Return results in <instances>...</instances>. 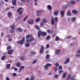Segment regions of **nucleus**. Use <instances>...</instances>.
Instances as JSON below:
<instances>
[{"label": "nucleus", "instance_id": "8fccbe9b", "mask_svg": "<svg viewBox=\"0 0 80 80\" xmlns=\"http://www.w3.org/2000/svg\"><path fill=\"white\" fill-rule=\"evenodd\" d=\"M54 77V78H57L58 77V75H55Z\"/></svg>", "mask_w": 80, "mask_h": 80}, {"label": "nucleus", "instance_id": "5701e85b", "mask_svg": "<svg viewBox=\"0 0 80 80\" xmlns=\"http://www.w3.org/2000/svg\"><path fill=\"white\" fill-rule=\"evenodd\" d=\"M47 21L45 20V19H44L42 20V22L43 23H47Z\"/></svg>", "mask_w": 80, "mask_h": 80}, {"label": "nucleus", "instance_id": "423d86ee", "mask_svg": "<svg viewBox=\"0 0 80 80\" xmlns=\"http://www.w3.org/2000/svg\"><path fill=\"white\" fill-rule=\"evenodd\" d=\"M77 53L78 54H76V57H78L80 56V49L78 50L77 51Z\"/></svg>", "mask_w": 80, "mask_h": 80}, {"label": "nucleus", "instance_id": "cd10ccee", "mask_svg": "<svg viewBox=\"0 0 80 80\" xmlns=\"http://www.w3.org/2000/svg\"><path fill=\"white\" fill-rule=\"evenodd\" d=\"M12 15V13L10 12H9L8 14V17H10Z\"/></svg>", "mask_w": 80, "mask_h": 80}, {"label": "nucleus", "instance_id": "5fc2aeb1", "mask_svg": "<svg viewBox=\"0 0 80 80\" xmlns=\"http://www.w3.org/2000/svg\"><path fill=\"white\" fill-rule=\"evenodd\" d=\"M63 72V71L62 70H60L59 71V73H62Z\"/></svg>", "mask_w": 80, "mask_h": 80}, {"label": "nucleus", "instance_id": "774afa93", "mask_svg": "<svg viewBox=\"0 0 80 80\" xmlns=\"http://www.w3.org/2000/svg\"><path fill=\"white\" fill-rule=\"evenodd\" d=\"M34 4L37 5V2H35Z\"/></svg>", "mask_w": 80, "mask_h": 80}, {"label": "nucleus", "instance_id": "a18cd8bd", "mask_svg": "<svg viewBox=\"0 0 80 80\" xmlns=\"http://www.w3.org/2000/svg\"><path fill=\"white\" fill-rule=\"evenodd\" d=\"M37 62V60H34L32 62V64L35 63V62Z\"/></svg>", "mask_w": 80, "mask_h": 80}, {"label": "nucleus", "instance_id": "0e129e2a", "mask_svg": "<svg viewBox=\"0 0 80 80\" xmlns=\"http://www.w3.org/2000/svg\"><path fill=\"white\" fill-rule=\"evenodd\" d=\"M12 40V39H8V41H9V42H10V41H11Z\"/></svg>", "mask_w": 80, "mask_h": 80}, {"label": "nucleus", "instance_id": "79ce46f5", "mask_svg": "<svg viewBox=\"0 0 80 80\" xmlns=\"http://www.w3.org/2000/svg\"><path fill=\"white\" fill-rule=\"evenodd\" d=\"M70 77H71L70 75H68L67 77V80H68L70 78Z\"/></svg>", "mask_w": 80, "mask_h": 80}, {"label": "nucleus", "instance_id": "4468645a", "mask_svg": "<svg viewBox=\"0 0 80 80\" xmlns=\"http://www.w3.org/2000/svg\"><path fill=\"white\" fill-rule=\"evenodd\" d=\"M47 7L48 10H52V7L50 5H48L47 6Z\"/></svg>", "mask_w": 80, "mask_h": 80}, {"label": "nucleus", "instance_id": "c03bdc74", "mask_svg": "<svg viewBox=\"0 0 80 80\" xmlns=\"http://www.w3.org/2000/svg\"><path fill=\"white\" fill-rule=\"evenodd\" d=\"M49 48V44H48L46 45V48Z\"/></svg>", "mask_w": 80, "mask_h": 80}, {"label": "nucleus", "instance_id": "58836bf2", "mask_svg": "<svg viewBox=\"0 0 80 80\" xmlns=\"http://www.w3.org/2000/svg\"><path fill=\"white\" fill-rule=\"evenodd\" d=\"M54 71H55V72H57V67H54Z\"/></svg>", "mask_w": 80, "mask_h": 80}, {"label": "nucleus", "instance_id": "680f3d73", "mask_svg": "<svg viewBox=\"0 0 80 80\" xmlns=\"http://www.w3.org/2000/svg\"><path fill=\"white\" fill-rule=\"evenodd\" d=\"M7 37L8 38H10V35L8 34L7 36Z\"/></svg>", "mask_w": 80, "mask_h": 80}, {"label": "nucleus", "instance_id": "393cba45", "mask_svg": "<svg viewBox=\"0 0 80 80\" xmlns=\"http://www.w3.org/2000/svg\"><path fill=\"white\" fill-rule=\"evenodd\" d=\"M17 30L18 31H19V32H21L22 31V30L21 29V28H17Z\"/></svg>", "mask_w": 80, "mask_h": 80}, {"label": "nucleus", "instance_id": "72a5a7b5", "mask_svg": "<svg viewBox=\"0 0 80 80\" xmlns=\"http://www.w3.org/2000/svg\"><path fill=\"white\" fill-rule=\"evenodd\" d=\"M30 46L29 43H26L25 44V46L27 47H28Z\"/></svg>", "mask_w": 80, "mask_h": 80}, {"label": "nucleus", "instance_id": "2eb2a0df", "mask_svg": "<svg viewBox=\"0 0 80 80\" xmlns=\"http://www.w3.org/2000/svg\"><path fill=\"white\" fill-rule=\"evenodd\" d=\"M58 13V11H55L54 12V15H57Z\"/></svg>", "mask_w": 80, "mask_h": 80}, {"label": "nucleus", "instance_id": "f704fd0d", "mask_svg": "<svg viewBox=\"0 0 80 80\" xmlns=\"http://www.w3.org/2000/svg\"><path fill=\"white\" fill-rule=\"evenodd\" d=\"M35 28L37 30H39V29L40 28L39 27H38V26H37V25H36V26H35Z\"/></svg>", "mask_w": 80, "mask_h": 80}, {"label": "nucleus", "instance_id": "49530a36", "mask_svg": "<svg viewBox=\"0 0 80 80\" xmlns=\"http://www.w3.org/2000/svg\"><path fill=\"white\" fill-rule=\"evenodd\" d=\"M54 20L55 21H56V22H57V20H58V18H57V17H55L54 18Z\"/></svg>", "mask_w": 80, "mask_h": 80}, {"label": "nucleus", "instance_id": "a878e982", "mask_svg": "<svg viewBox=\"0 0 80 80\" xmlns=\"http://www.w3.org/2000/svg\"><path fill=\"white\" fill-rule=\"evenodd\" d=\"M67 15L69 16L71 15V13H70V11H68L67 12Z\"/></svg>", "mask_w": 80, "mask_h": 80}, {"label": "nucleus", "instance_id": "7c9ffc66", "mask_svg": "<svg viewBox=\"0 0 80 80\" xmlns=\"http://www.w3.org/2000/svg\"><path fill=\"white\" fill-rule=\"evenodd\" d=\"M50 58V56L48 55H47L46 56V59H48V58Z\"/></svg>", "mask_w": 80, "mask_h": 80}, {"label": "nucleus", "instance_id": "473e14b6", "mask_svg": "<svg viewBox=\"0 0 80 80\" xmlns=\"http://www.w3.org/2000/svg\"><path fill=\"white\" fill-rule=\"evenodd\" d=\"M21 65L20 64V63H17L16 64V66L18 67H20V66Z\"/></svg>", "mask_w": 80, "mask_h": 80}, {"label": "nucleus", "instance_id": "3c124183", "mask_svg": "<svg viewBox=\"0 0 80 80\" xmlns=\"http://www.w3.org/2000/svg\"><path fill=\"white\" fill-rule=\"evenodd\" d=\"M43 22H42L40 24L41 27H42V26H43Z\"/></svg>", "mask_w": 80, "mask_h": 80}, {"label": "nucleus", "instance_id": "de8ad7c7", "mask_svg": "<svg viewBox=\"0 0 80 80\" xmlns=\"http://www.w3.org/2000/svg\"><path fill=\"white\" fill-rule=\"evenodd\" d=\"M30 53L31 54H32V55H34V54H35V53L32 52H31Z\"/></svg>", "mask_w": 80, "mask_h": 80}, {"label": "nucleus", "instance_id": "37998d69", "mask_svg": "<svg viewBox=\"0 0 80 80\" xmlns=\"http://www.w3.org/2000/svg\"><path fill=\"white\" fill-rule=\"evenodd\" d=\"M11 47L10 46H8L7 47V50H9V49H10Z\"/></svg>", "mask_w": 80, "mask_h": 80}, {"label": "nucleus", "instance_id": "412c9836", "mask_svg": "<svg viewBox=\"0 0 80 80\" xmlns=\"http://www.w3.org/2000/svg\"><path fill=\"white\" fill-rule=\"evenodd\" d=\"M20 60H25V57L22 56L20 58Z\"/></svg>", "mask_w": 80, "mask_h": 80}, {"label": "nucleus", "instance_id": "2f4dec72", "mask_svg": "<svg viewBox=\"0 0 80 80\" xmlns=\"http://www.w3.org/2000/svg\"><path fill=\"white\" fill-rule=\"evenodd\" d=\"M67 6L66 5H65L64 6H62V9L65 8H67Z\"/></svg>", "mask_w": 80, "mask_h": 80}, {"label": "nucleus", "instance_id": "20e7f679", "mask_svg": "<svg viewBox=\"0 0 80 80\" xmlns=\"http://www.w3.org/2000/svg\"><path fill=\"white\" fill-rule=\"evenodd\" d=\"M11 30L10 33H13L14 32V29L15 28V24H13L12 26H11Z\"/></svg>", "mask_w": 80, "mask_h": 80}, {"label": "nucleus", "instance_id": "bb28decb", "mask_svg": "<svg viewBox=\"0 0 80 80\" xmlns=\"http://www.w3.org/2000/svg\"><path fill=\"white\" fill-rule=\"evenodd\" d=\"M50 35H49V36H48L46 38V40H49V39H50Z\"/></svg>", "mask_w": 80, "mask_h": 80}, {"label": "nucleus", "instance_id": "69168bd1", "mask_svg": "<svg viewBox=\"0 0 80 80\" xmlns=\"http://www.w3.org/2000/svg\"><path fill=\"white\" fill-rule=\"evenodd\" d=\"M1 36H3V32L1 33Z\"/></svg>", "mask_w": 80, "mask_h": 80}, {"label": "nucleus", "instance_id": "ddd939ff", "mask_svg": "<svg viewBox=\"0 0 80 80\" xmlns=\"http://www.w3.org/2000/svg\"><path fill=\"white\" fill-rule=\"evenodd\" d=\"M16 0H12V3L13 5H16Z\"/></svg>", "mask_w": 80, "mask_h": 80}, {"label": "nucleus", "instance_id": "13d9d810", "mask_svg": "<svg viewBox=\"0 0 80 80\" xmlns=\"http://www.w3.org/2000/svg\"><path fill=\"white\" fill-rule=\"evenodd\" d=\"M14 70L15 71H17V70H18V69L17 68H15L14 69Z\"/></svg>", "mask_w": 80, "mask_h": 80}, {"label": "nucleus", "instance_id": "6e6552de", "mask_svg": "<svg viewBox=\"0 0 80 80\" xmlns=\"http://www.w3.org/2000/svg\"><path fill=\"white\" fill-rule=\"evenodd\" d=\"M65 12V11H61L60 12V15H61V17L62 18L64 16V12Z\"/></svg>", "mask_w": 80, "mask_h": 80}, {"label": "nucleus", "instance_id": "4d7b16f0", "mask_svg": "<svg viewBox=\"0 0 80 80\" xmlns=\"http://www.w3.org/2000/svg\"><path fill=\"white\" fill-rule=\"evenodd\" d=\"M47 32H48L49 33H50L51 32L49 30H47Z\"/></svg>", "mask_w": 80, "mask_h": 80}, {"label": "nucleus", "instance_id": "dca6fc26", "mask_svg": "<svg viewBox=\"0 0 80 80\" xmlns=\"http://www.w3.org/2000/svg\"><path fill=\"white\" fill-rule=\"evenodd\" d=\"M60 40V38L58 36H56V38L55 39V41H58V40Z\"/></svg>", "mask_w": 80, "mask_h": 80}, {"label": "nucleus", "instance_id": "bf43d9fd", "mask_svg": "<svg viewBox=\"0 0 80 80\" xmlns=\"http://www.w3.org/2000/svg\"><path fill=\"white\" fill-rule=\"evenodd\" d=\"M70 37H71V36H68L67 37V39H69V38H70Z\"/></svg>", "mask_w": 80, "mask_h": 80}, {"label": "nucleus", "instance_id": "6e6d98bb", "mask_svg": "<svg viewBox=\"0 0 80 80\" xmlns=\"http://www.w3.org/2000/svg\"><path fill=\"white\" fill-rule=\"evenodd\" d=\"M10 9V8H7L5 10V11H7V10H9Z\"/></svg>", "mask_w": 80, "mask_h": 80}, {"label": "nucleus", "instance_id": "c85d7f7f", "mask_svg": "<svg viewBox=\"0 0 80 80\" xmlns=\"http://www.w3.org/2000/svg\"><path fill=\"white\" fill-rule=\"evenodd\" d=\"M70 2L72 4H75V1H73V0L71 1Z\"/></svg>", "mask_w": 80, "mask_h": 80}, {"label": "nucleus", "instance_id": "f257e3e1", "mask_svg": "<svg viewBox=\"0 0 80 80\" xmlns=\"http://www.w3.org/2000/svg\"><path fill=\"white\" fill-rule=\"evenodd\" d=\"M26 42L29 43L30 42H32L34 40V38L33 37V36L30 34H28L26 37Z\"/></svg>", "mask_w": 80, "mask_h": 80}, {"label": "nucleus", "instance_id": "aec40b11", "mask_svg": "<svg viewBox=\"0 0 80 80\" xmlns=\"http://www.w3.org/2000/svg\"><path fill=\"white\" fill-rule=\"evenodd\" d=\"M39 21H40V19L39 18H38L36 19L35 22H38Z\"/></svg>", "mask_w": 80, "mask_h": 80}, {"label": "nucleus", "instance_id": "f03ea898", "mask_svg": "<svg viewBox=\"0 0 80 80\" xmlns=\"http://www.w3.org/2000/svg\"><path fill=\"white\" fill-rule=\"evenodd\" d=\"M41 35L42 36H46V35H47V33L45 32H43L41 31H39L38 32V38L40 37V35Z\"/></svg>", "mask_w": 80, "mask_h": 80}, {"label": "nucleus", "instance_id": "603ef678", "mask_svg": "<svg viewBox=\"0 0 80 80\" xmlns=\"http://www.w3.org/2000/svg\"><path fill=\"white\" fill-rule=\"evenodd\" d=\"M22 11H20L19 13V15H22Z\"/></svg>", "mask_w": 80, "mask_h": 80}, {"label": "nucleus", "instance_id": "4c0bfd02", "mask_svg": "<svg viewBox=\"0 0 80 80\" xmlns=\"http://www.w3.org/2000/svg\"><path fill=\"white\" fill-rule=\"evenodd\" d=\"M17 75V74L16 73H13L12 74V77H15Z\"/></svg>", "mask_w": 80, "mask_h": 80}, {"label": "nucleus", "instance_id": "338daca9", "mask_svg": "<svg viewBox=\"0 0 80 80\" xmlns=\"http://www.w3.org/2000/svg\"><path fill=\"white\" fill-rule=\"evenodd\" d=\"M21 70H22V69L20 68V70H19V72H21Z\"/></svg>", "mask_w": 80, "mask_h": 80}, {"label": "nucleus", "instance_id": "f8f14e48", "mask_svg": "<svg viewBox=\"0 0 80 80\" xmlns=\"http://www.w3.org/2000/svg\"><path fill=\"white\" fill-rule=\"evenodd\" d=\"M12 52L13 51H12V50H10L8 51V53L9 54V55H11V54H12Z\"/></svg>", "mask_w": 80, "mask_h": 80}, {"label": "nucleus", "instance_id": "9d476101", "mask_svg": "<svg viewBox=\"0 0 80 80\" xmlns=\"http://www.w3.org/2000/svg\"><path fill=\"white\" fill-rule=\"evenodd\" d=\"M60 53V50L59 49H57L56 51H55V53L57 55H58Z\"/></svg>", "mask_w": 80, "mask_h": 80}, {"label": "nucleus", "instance_id": "ea45409f", "mask_svg": "<svg viewBox=\"0 0 80 80\" xmlns=\"http://www.w3.org/2000/svg\"><path fill=\"white\" fill-rule=\"evenodd\" d=\"M5 56H3L2 57V60H4V59H5Z\"/></svg>", "mask_w": 80, "mask_h": 80}, {"label": "nucleus", "instance_id": "09e8293b", "mask_svg": "<svg viewBox=\"0 0 80 80\" xmlns=\"http://www.w3.org/2000/svg\"><path fill=\"white\" fill-rule=\"evenodd\" d=\"M55 65L56 67H58L59 66V64H58V63L57 62L55 64Z\"/></svg>", "mask_w": 80, "mask_h": 80}, {"label": "nucleus", "instance_id": "f3484780", "mask_svg": "<svg viewBox=\"0 0 80 80\" xmlns=\"http://www.w3.org/2000/svg\"><path fill=\"white\" fill-rule=\"evenodd\" d=\"M51 23L52 25L54 24V19L52 18L51 19Z\"/></svg>", "mask_w": 80, "mask_h": 80}, {"label": "nucleus", "instance_id": "c756f323", "mask_svg": "<svg viewBox=\"0 0 80 80\" xmlns=\"http://www.w3.org/2000/svg\"><path fill=\"white\" fill-rule=\"evenodd\" d=\"M42 10H39L38 11H37V12L38 13H42Z\"/></svg>", "mask_w": 80, "mask_h": 80}, {"label": "nucleus", "instance_id": "9b49d317", "mask_svg": "<svg viewBox=\"0 0 80 80\" xmlns=\"http://www.w3.org/2000/svg\"><path fill=\"white\" fill-rule=\"evenodd\" d=\"M69 61H70V58H68L66 59L65 62L64 63V64H67V63H68V62H69Z\"/></svg>", "mask_w": 80, "mask_h": 80}, {"label": "nucleus", "instance_id": "6ab92c4d", "mask_svg": "<svg viewBox=\"0 0 80 80\" xmlns=\"http://www.w3.org/2000/svg\"><path fill=\"white\" fill-rule=\"evenodd\" d=\"M66 75H67L66 73H64L63 74L62 76V78H65V77H66Z\"/></svg>", "mask_w": 80, "mask_h": 80}, {"label": "nucleus", "instance_id": "e433bc0d", "mask_svg": "<svg viewBox=\"0 0 80 80\" xmlns=\"http://www.w3.org/2000/svg\"><path fill=\"white\" fill-rule=\"evenodd\" d=\"M27 17H28V16L27 15L24 18V19H23V21H25V20H26V19H27Z\"/></svg>", "mask_w": 80, "mask_h": 80}, {"label": "nucleus", "instance_id": "a19ab883", "mask_svg": "<svg viewBox=\"0 0 80 80\" xmlns=\"http://www.w3.org/2000/svg\"><path fill=\"white\" fill-rule=\"evenodd\" d=\"M58 68L59 70H62V66H59V67Z\"/></svg>", "mask_w": 80, "mask_h": 80}, {"label": "nucleus", "instance_id": "052dcab7", "mask_svg": "<svg viewBox=\"0 0 80 80\" xmlns=\"http://www.w3.org/2000/svg\"><path fill=\"white\" fill-rule=\"evenodd\" d=\"M6 80H10V79H9V78H8V77H7Z\"/></svg>", "mask_w": 80, "mask_h": 80}, {"label": "nucleus", "instance_id": "1a4fd4ad", "mask_svg": "<svg viewBox=\"0 0 80 80\" xmlns=\"http://www.w3.org/2000/svg\"><path fill=\"white\" fill-rule=\"evenodd\" d=\"M51 65L50 64L47 63L45 66V68L46 69H47L48 68V67H50Z\"/></svg>", "mask_w": 80, "mask_h": 80}, {"label": "nucleus", "instance_id": "e2e57ef3", "mask_svg": "<svg viewBox=\"0 0 80 80\" xmlns=\"http://www.w3.org/2000/svg\"><path fill=\"white\" fill-rule=\"evenodd\" d=\"M25 80H29V78H26Z\"/></svg>", "mask_w": 80, "mask_h": 80}, {"label": "nucleus", "instance_id": "7ed1b4c3", "mask_svg": "<svg viewBox=\"0 0 80 80\" xmlns=\"http://www.w3.org/2000/svg\"><path fill=\"white\" fill-rule=\"evenodd\" d=\"M25 41V38L23 37L22 38V40L21 41H18L17 42V43L18 44H20V45H22V44H23V42Z\"/></svg>", "mask_w": 80, "mask_h": 80}, {"label": "nucleus", "instance_id": "864d4df0", "mask_svg": "<svg viewBox=\"0 0 80 80\" xmlns=\"http://www.w3.org/2000/svg\"><path fill=\"white\" fill-rule=\"evenodd\" d=\"M20 68L22 70L23 68H24V66H22Z\"/></svg>", "mask_w": 80, "mask_h": 80}, {"label": "nucleus", "instance_id": "39448f33", "mask_svg": "<svg viewBox=\"0 0 80 80\" xmlns=\"http://www.w3.org/2000/svg\"><path fill=\"white\" fill-rule=\"evenodd\" d=\"M44 50V46H42L41 47V49L40 50L39 52L40 53H42Z\"/></svg>", "mask_w": 80, "mask_h": 80}, {"label": "nucleus", "instance_id": "a211bd4d", "mask_svg": "<svg viewBox=\"0 0 80 80\" xmlns=\"http://www.w3.org/2000/svg\"><path fill=\"white\" fill-rule=\"evenodd\" d=\"M72 12L74 14H76V13H77V11H76V10H72Z\"/></svg>", "mask_w": 80, "mask_h": 80}, {"label": "nucleus", "instance_id": "b1692460", "mask_svg": "<svg viewBox=\"0 0 80 80\" xmlns=\"http://www.w3.org/2000/svg\"><path fill=\"white\" fill-rule=\"evenodd\" d=\"M23 8H18V9L17 10V12H20V10H22V9Z\"/></svg>", "mask_w": 80, "mask_h": 80}, {"label": "nucleus", "instance_id": "c9c22d12", "mask_svg": "<svg viewBox=\"0 0 80 80\" xmlns=\"http://www.w3.org/2000/svg\"><path fill=\"white\" fill-rule=\"evenodd\" d=\"M75 20V17L72 18V22H74Z\"/></svg>", "mask_w": 80, "mask_h": 80}, {"label": "nucleus", "instance_id": "0eeeda50", "mask_svg": "<svg viewBox=\"0 0 80 80\" xmlns=\"http://www.w3.org/2000/svg\"><path fill=\"white\" fill-rule=\"evenodd\" d=\"M34 22V20L33 19H31L28 21V23L29 24H33Z\"/></svg>", "mask_w": 80, "mask_h": 80}, {"label": "nucleus", "instance_id": "4be33fe9", "mask_svg": "<svg viewBox=\"0 0 80 80\" xmlns=\"http://www.w3.org/2000/svg\"><path fill=\"white\" fill-rule=\"evenodd\" d=\"M10 64H8L6 66V68L8 69L10 68Z\"/></svg>", "mask_w": 80, "mask_h": 80}]
</instances>
